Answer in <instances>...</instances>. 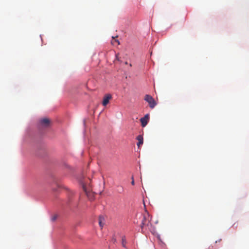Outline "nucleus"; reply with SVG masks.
Segmentation results:
<instances>
[{"mask_svg":"<svg viewBox=\"0 0 249 249\" xmlns=\"http://www.w3.org/2000/svg\"><path fill=\"white\" fill-rule=\"evenodd\" d=\"M151 217L148 213L146 211V213L143 214V218L141 225L142 231L144 229H149L151 225Z\"/></svg>","mask_w":249,"mask_h":249,"instance_id":"nucleus-1","label":"nucleus"},{"mask_svg":"<svg viewBox=\"0 0 249 249\" xmlns=\"http://www.w3.org/2000/svg\"><path fill=\"white\" fill-rule=\"evenodd\" d=\"M81 183L82 185V187L83 189V190L84 191L85 194H86L90 200H92L93 198L94 195L93 193L91 192V189L89 185H87L84 182L81 180H80Z\"/></svg>","mask_w":249,"mask_h":249,"instance_id":"nucleus-2","label":"nucleus"},{"mask_svg":"<svg viewBox=\"0 0 249 249\" xmlns=\"http://www.w3.org/2000/svg\"><path fill=\"white\" fill-rule=\"evenodd\" d=\"M144 99L145 101L148 102L149 107L151 108H153L156 105V103L154 99L149 95H146Z\"/></svg>","mask_w":249,"mask_h":249,"instance_id":"nucleus-3","label":"nucleus"},{"mask_svg":"<svg viewBox=\"0 0 249 249\" xmlns=\"http://www.w3.org/2000/svg\"><path fill=\"white\" fill-rule=\"evenodd\" d=\"M149 120V114H146L143 117L141 118L140 121L142 127H145Z\"/></svg>","mask_w":249,"mask_h":249,"instance_id":"nucleus-4","label":"nucleus"},{"mask_svg":"<svg viewBox=\"0 0 249 249\" xmlns=\"http://www.w3.org/2000/svg\"><path fill=\"white\" fill-rule=\"evenodd\" d=\"M112 98V96L110 94H106L103 98L102 104L104 106H106L109 103V100Z\"/></svg>","mask_w":249,"mask_h":249,"instance_id":"nucleus-5","label":"nucleus"},{"mask_svg":"<svg viewBox=\"0 0 249 249\" xmlns=\"http://www.w3.org/2000/svg\"><path fill=\"white\" fill-rule=\"evenodd\" d=\"M40 124L43 126L47 127L49 125L50 121L48 118H43L40 120Z\"/></svg>","mask_w":249,"mask_h":249,"instance_id":"nucleus-6","label":"nucleus"},{"mask_svg":"<svg viewBox=\"0 0 249 249\" xmlns=\"http://www.w3.org/2000/svg\"><path fill=\"white\" fill-rule=\"evenodd\" d=\"M136 139L138 141V142L137 143V146L138 147H140V146L143 144V137L142 135H140L137 137Z\"/></svg>","mask_w":249,"mask_h":249,"instance_id":"nucleus-7","label":"nucleus"},{"mask_svg":"<svg viewBox=\"0 0 249 249\" xmlns=\"http://www.w3.org/2000/svg\"><path fill=\"white\" fill-rule=\"evenodd\" d=\"M121 243H122V245L123 248H124V249H127L126 246L127 242H126V238H125V236H122Z\"/></svg>","mask_w":249,"mask_h":249,"instance_id":"nucleus-8","label":"nucleus"},{"mask_svg":"<svg viewBox=\"0 0 249 249\" xmlns=\"http://www.w3.org/2000/svg\"><path fill=\"white\" fill-rule=\"evenodd\" d=\"M104 221V217L102 216H100L99 217V224L100 225V227L101 228V229H102L104 226V223L103 222Z\"/></svg>","mask_w":249,"mask_h":249,"instance_id":"nucleus-9","label":"nucleus"},{"mask_svg":"<svg viewBox=\"0 0 249 249\" xmlns=\"http://www.w3.org/2000/svg\"><path fill=\"white\" fill-rule=\"evenodd\" d=\"M56 218V216H53L52 218V221H54Z\"/></svg>","mask_w":249,"mask_h":249,"instance_id":"nucleus-10","label":"nucleus"},{"mask_svg":"<svg viewBox=\"0 0 249 249\" xmlns=\"http://www.w3.org/2000/svg\"><path fill=\"white\" fill-rule=\"evenodd\" d=\"M132 180L131 181V184L134 185V179H133V177L132 178Z\"/></svg>","mask_w":249,"mask_h":249,"instance_id":"nucleus-11","label":"nucleus"},{"mask_svg":"<svg viewBox=\"0 0 249 249\" xmlns=\"http://www.w3.org/2000/svg\"><path fill=\"white\" fill-rule=\"evenodd\" d=\"M114 42H117L118 44H120V43H119V41H118V40H116V39H115V40H114Z\"/></svg>","mask_w":249,"mask_h":249,"instance_id":"nucleus-12","label":"nucleus"},{"mask_svg":"<svg viewBox=\"0 0 249 249\" xmlns=\"http://www.w3.org/2000/svg\"><path fill=\"white\" fill-rule=\"evenodd\" d=\"M116 58L118 60H119V59L118 58V56L117 54L116 55Z\"/></svg>","mask_w":249,"mask_h":249,"instance_id":"nucleus-13","label":"nucleus"},{"mask_svg":"<svg viewBox=\"0 0 249 249\" xmlns=\"http://www.w3.org/2000/svg\"><path fill=\"white\" fill-rule=\"evenodd\" d=\"M125 65H127V64H128L127 62H125Z\"/></svg>","mask_w":249,"mask_h":249,"instance_id":"nucleus-14","label":"nucleus"},{"mask_svg":"<svg viewBox=\"0 0 249 249\" xmlns=\"http://www.w3.org/2000/svg\"><path fill=\"white\" fill-rule=\"evenodd\" d=\"M129 66H130V67H131V66H132L131 64H129Z\"/></svg>","mask_w":249,"mask_h":249,"instance_id":"nucleus-15","label":"nucleus"}]
</instances>
